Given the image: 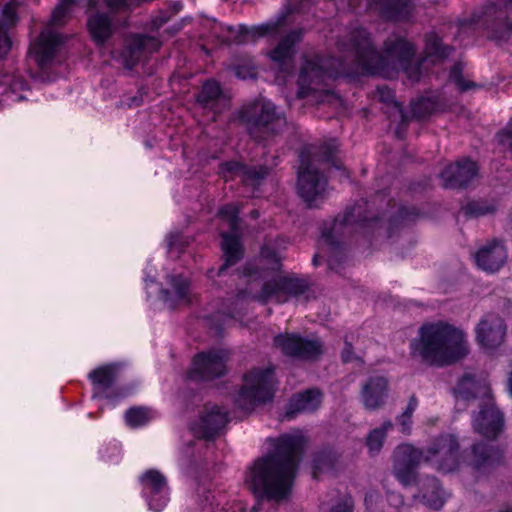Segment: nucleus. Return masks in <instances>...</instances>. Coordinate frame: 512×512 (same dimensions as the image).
<instances>
[{
	"label": "nucleus",
	"instance_id": "1",
	"mask_svg": "<svg viewBox=\"0 0 512 512\" xmlns=\"http://www.w3.org/2000/svg\"><path fill=\"white\" fill-rule=\"evenodd\" d=\"M304 444L300 432L283 435L274 453L258 458L246 475V483L254 494L276 502L286 500Z\"/></svg>",
	"mask_w": 512,
	"mask_h": 512
},
{
	"label": "nucleus",
	"instance_id": "2",
	"mask_svg": "<svg viewBox=\"0 0 512 512\" xmlns=\"http://www.w3.org/2000/svg\"><path fill=\"white\" fill-rule=\"evenodd\" d=\"M339 47L351 53L352 60L364 73L394 78L403 71L412 81L420 78V64L412 62V45L398 35L389 36L383 52L378 53L366 30L357 28L349 33L347 42L339 43Z\"/></svg>",
	"mask_w": 512,
	"mask_h": 512
},
{
	"label": "nucleus",
	"instance_id": "3",
	"mask_svg": "<svg viewBox=\"0 0 512 512\" xmlns=\"http://www.w3.org/2000/svg\"><path fill=\"white\" fill-rule=\"evenodd\" d=\"M469 352L462 330L443 321L424 323L411 343V353L423 362L444 366L464 358Z\"/></svg>",
	"mask_w": 512,
	"mask_h": 512
},
{
	"label": "nucleus",
	"instance_id": "4",
	"mask_svg": "<svg viewBox=\"0 0 512 512\" xmlns=\"http://www.w3.org/2000/svg\"><path fill=\"white\" fill-rule=\"evenodd\" d=\"M335 147L324 145L319 152L305 158L302 155L301 165L298 171V193L309 206L324 198L326 193V178L320 173L328 165L337 169L342 168V163L335 157Z\"/></svg>",
	"mask_w": 512,
	"mask_h": 512
},
{
	"label": "nucleus",
	"instance_id": "5",
	"mask_svg": "<svg viewBox=\"0 0 512 512\" xmlns=\"http://www.w3.org/2000/svg\"><path fill=\"white\" fill-rule=\"evenodd\" d=\"M330 68L329 61L320 55H304L298 77L297 96L304 98L320 93L324 97L323 101L341 102L338 96L324 89L325 81L330 77Z\"/></svg>",
	"mask_w": 512,
	"mask_h": 512
},
{
	"label": "nucleus",
	"instance_id": "6",
	"mask_svg": "<svg viewBox=\"0 0 512 512\" xmlns=\"http://www.w3.org/2000/svg\"><path fill=\"white\" fill-rule=\"evenodd\" d=\"M479 23L487 36L499 43L512 38V0H495L487 3L480 15Z\"/></svg>",
	"mask_w": 512,
	"mask_h": 512
},
{
	"label": "nucleus",
	"instance_id": "7",
	"mask_svg": "<svg viewBox=\"0 0 512 512\" xmlns=\"http://www.w3.org/2000/svg\"><path fill=\"white\" fill-rule=\"evenodd\" d=\"M249 133L255 138L278 133L285 125V117L269 101L259 100L243 111Z\"/></svg>",
	"mask_w": 512,
	"mask_h": 512
},
{
	"label": "nucleus",
	"instance_id": "8",
	"mask_svg": "<svg viewBox=\"0 0 512 512\" xmlns=\"http://www.w3.org/2000/svg\"><path fill=\"white\" fill-rule=\"evenodd\" d=\"M273 396V371L253 369L244 378L243 387L237 398V405L249 411L254 405L265 403Z\"/></svg>",
	"mask_w": 512,
	"mask_h": 512
},
{
	"label": "nucleus",
	"instance_id": "9",
	"mask_svg": "<svg viewBox=\"0 0 512 512\" xmlns=\"http://www.w3.org/2000/svg\"><path fill=\"white\" fill-rule=\"evenodd\" d=\"M459 444L452 435H443L435 439L424 452V462L440 472H451L459 463Z\"/></svg>",
	"mask_w": 512,
	"mask_h": 512
},
{
	"label": "nucleus",
	"instance_id": "10",
	"mask_svg": "<svg viewBox=\"0 0 512 512\" xmlns=\"http://www.w3.org/2000/svg\"><path fill=\"white\" fill-rule=\"evenodd\" d=\"M274 344L283 354L298 360L312 361L323 353V344L319 339L294 333L277 335Z\"/></svg>",
	"mask_w": 512,
	"mask_h": 512
},
{
	"label": "nucleus",
	"instance_id": "11",
	"mask_svg": "<svg viewBox=\"0 0 512 512\" xmlns=\"http://www.w3.org/2000/svg\"><path fill=\"white\" fill-rule=\"evenodd\" d=\"M393 471L396 478L405 486L416 482L417 468L424 462V451L409 444L399 445L394 451Z\"/></svg>",
	"mask_w": 512,
	"mask_h": 512
},
{
	"label": "nucleus",
	"instance_id": "12",
	"mask_svg": "<svg viewBox=\"0 0 512 512\" xmlns=\"http://www.w3.org/2000/svg\"><path fill=\"white\" fill-rule=\"evenodd\" d=\"M307 283L292 276H279L264 284L259 299H275L278 303L286 302L290 297H297L307 290Z\"/></svg>",
	"mask_w": 512,
	"mask_h": 512
},
{
	"label": "nucleus",
	"instance_id": "13",
	"mask_svg": "<svg viewBox=\"0 0 512 512\" xmlns=\"http://www.w3.org/2000/svg\"><path fill=\"white\" fill-rule=\"evenodd\" d=\"M228 353L224 350H213L195 357L190 377L193 379L212 380L226 372Z\"/></svg>",
	"mask_w": 512,
	"mask_h": 512
},
{
	"label": "nucleus",
	"instance_id": "14",
	"mask_svg": "<svg viewBox=\"0 0 512 512\" xmlns=\"http://www.w3.org/2000/svg\"><path fill=\"white\" fill-rule=\"evenodd\" d=\"M503 426V415L495 407L492 398L481 403L480 411L474 418V430L487 439H496Z\"/></svg>",
	"mask_w": 512,
	"mask_h": 512
},
{
	"label": "nucleus",
	"instance_id": "15",
	"mask_svg": "<svg viewBox=\"0 0 512 512\" xmlns=\"http://www.w3.org/2000/svg\"><path fill=\"white\" fill-rule=\"evenodd\" d=\"M228 422L227 412L217 405H205L199 415V420L192 430L198 437L210 439L218 435Z\"/></svg>",
	"mask_w": 512,
	"mask_h": 512
},
{
	"label": "nucleus",
	"instance_id": "16",
	"mask_svg": "<svg viewBox=\"0 0 512 512\" xmlns=\"http://www.w3.org/2000/svg\"><path fill=\"white\" fill-rule=\"evenodd\" d=\"M476 334L477 341L482 347L495 349L504 341L506 325L499 316L487 314L477 325Z\"/></svg>",
	"mask_w": 512,
	"mask_h": 512
},
{
	"label": "nucleus",
	"instance_id": "17",
	"mask_svg": "<svg viewBox=\"0 0 512 512\" xmlns=\"http://www.w3.org/2000/svg\"><path fill=\"white\" fill-rule=\"evenodd\" d=\"M160 47V42L151 36L136 35L129 38L121 57L123 64L127 68H133L148 54L153 53Z\"/></svg>",
	"mask_w": 512,
	"mask_h": 512
},
{
	"label": "nucleus",
	"instance_id": "18",
	"mask_svg": "<svg viewBox=\"0 0 512 512\" xmlns=\"http://www.w3.org/2000/svg\"><path fill=\"white\" fill-rule=\"evenodd\" d=\"M476 174V164L464 159L448 165L442 171L441 179L445 188H459L467 185Z\"/></svg>",
	"mask_w": 512,
	"mask_h": 512
},
{
	"label": "nucleus",
	"instance_id": "19",
	"mask_svg": "<svg viewBox=\"0 0 512 512\" xmlns=\"http://www.w3.org/2000/svg\"><path fill=\"white\" fill-rule=\"evenodd\" d=\"M475 260L484 271L496 272L506 263L507 250L501 241L493 240L476 252Z\"/></svg>",
	"mask_w": 512,
	"mask_h": 512
},
{
	"label": "nucleus",
	"instance_id": "20",
	"mask_svg": "<svg viewBox=\"0 0 512 512\" xmlns=\"http://www.w3.org/2000/svg\"><path fill=\"white\" fill-rule=\"evenodd\" d=\"M62 44L63 38L50 28H47L41 33L39 39L32 44L30 51L38 65L44 67L52 60Z\"/></svg>",
	"mask_w": 512,
	"mask_h": 512
},
{
	"label": "nucleus",
	"instance_id": "21",
	"mask_svg": "<svg viewBox=\"0 0 512 512\" xmlns=\"http://www.w3.org/2000/svg\"><path fill=\"white\" fill-rule=\"evenodd\" d=\"M230 97L222 90L219 83L209 80L204 83L197 95V103L202 108L220 113L229 106Z\"/></svg>",
	"mask_w": 512,
	"mask_h": 512
},
{
	"label": "nucleus",
	"instance_id": "22",
	"mask_svg": "<svg viewBox=\"0 0 512 512\" xmlns=\"http://www.w3.org/2000/svg\"><path fill=\"white\" fill-rule=\"evenodd\" d=\"M221 173L224 178H239L246 184L255 185L269 174V169L264 166L246 167L237 162L222 164Z\"/></svg>",
	"mask_w": 512,
	"mask_h": 512
},
{
	"label": "nucleus",
	"instance_id": "23",
	"mask_svg": "<svg viewBox=\"0 0 512 512\" xmlns=\"http://www.w3.org/2000/svg\"><path fill=\"white\" fill-rule=\"evenodd\" d=\"M278 28V23H267L252 28H245L238 26L237 28L228 26L226 34L223 35V42L225 43H245L254 41L258 37H262L275 32Z\"/></svg>",
	"mask_w": 512,
	"mask_h": 512
},
{
	"label": "nucleus",
	"instance_id": "24",
	"mask_svg": "<svg viewBox=\"0 0 512 512\" xmlns=\"http://www.w3.org/2000/svg\"><path fill=\"white\" fill-rule=\"evenodd\" d=\"M387 380L381 376L369 378L362 388V401L366 409L377 410L384 405Z\"/></svg>",
	"mask_w": 512,
	"mask_h": 512
},
{
	"label": "nucleus",
	"instance_id": "25",
	"mask_svg": "<svg viewBox=\"0 0 512 512\" xmlns=\"http://www.w3.org/2000/svg\"><path fill=\"white\" fill-rule=\"evenodd\" d=\"M503 461V451L500 448L486 444H476L472 448L470 464L477 470H485Z\"/></svg>",
	"mask_w": 512,
	"mask_h": 512
},
{
	"label": "nucleus",
	"instance_id": "26",
	"mask_svg": "<svg viewBox=\"0 0 512 512\" xmlns=\"http://www.w3.org/2000/svg\"><path fill=\"white\" fill-rule=\"evenodd\" d=\"M302 35V30H293L284 36L269 52L271 60L279 64L291 62L296 52L295 45L302 40Z\"/></svg>",
	"mask_w": 512,
	"mask_h": 512
},
{
	"label": "nucleus",
	"instance_id": "27",
	"mask_svg": "<svg viewBox=\"0 0 512 512\" xmlns=\"http://www.w3.org/2000/svg\"><path fill=\"white\" fill-rule=\"evenodd\" d=\"M458 397L461 399L481 398L482 402L491 399V391L485 382L475 379L471 375L464 376L458 383L456 388Z\"/></svg>",
	"mask_w": 512,
	"mask_h": 512
},
{
	"label": "nucleus",
	"instance_id": "28",
	"mask_svg": "<svg viewBox=\"0 0 512 512\" xmlns=\"http://www.w3.org/2000/svg\"><path fill=\"white\" fill-rule=\"evenodd\" d=\"M87 27L91 38L97 45L106 43L114 32L110 18L98 12L88 18Z\"/></svg>",
	"mask_w": 512,
	"mask_h": 512
},
{
	"label": "nucleus",
	"instance_id": "29",
	"mask_svg": "<svg viewBox=\"0 0 512 512\" xmlns=\"http://www.w3.org/2000/svg\"><path fill=\"white\" fill-rule=\"evenodd\" d=\"M320 403L321 393L318 390H307L291 399L285 416L291 418L298 412H312L320 406Z\"/></svg>",
	"mask_w": 512,
	"mask_h": 512
},
{
	"label": "nucleus",
	"instance_id": "30",
	"mask_svg": "<svg viewBox=\"0 0 512 512\" xmlns=\"http://www.w3.org/2000/svg\"><path fill=\"white\" fill-rule=\"evenodd\" d=\"M16 23V13L14 3H8L0 17V58L5 56L11 48V40L8 30Z\"/></svg>",
	"mask_w": 512,
	"mask_h": 512
},
{
	"label": "nucleus",
	"instance_id": "31",
	"mask_svg": "<svg viewBox=\"0 0 512 512\" xmlns=\"http://www.w3.org/2000/svg\"><path fill=\"white\" fill-rule=\"evenodd\" d=\"M420 492L425 503L433 508L440 509L445 501L444 492L436 478H427L420 483Z\"/></svg>",
	"mask_w": 512,
	"mask_h": 512
},
{
	"label": "nucleus",
	"instance_id": "32",
	"mask_svg": "<svg viewBox=\"0 0 512 512\" xmlns=\"http://www.w3.org/2000/svg\"><path fill=\"white\" fill-rule=\"evenodd\" d=\"M381 8L382 14L390 19L401 20L407 18L412 11L411 0H375Z\"/></svg>",
	"mask_w": 512,
	"mask_h": 512
},
{
	"label": "nucleus",
	"instance_id": "33",
	"mask_svg": "<svg viewBox=\"0 0 512 512\" xmlns=\"http://www.w3.org/2000/svg\"><path fill=\"white\" fill-rule=\"evenodd\" d=\"M222 237V249L225 255V263L219 268V275H221L228 266H232L238 262L242 256L241 245L235 235L223 233Z\"/></svg>",
	"mask_w": 512,
	"mask_h": 512
},
{
	"label": "nucleus",
	"instance_id": "34",
	"mask_svg": "<svg viewBox=\"0 0 512 512\" xmlns=\"http://www.w3.org/2000/svg\"><path fill=\"white\" fill-rule=\"evenodd\" d=\"M95 3L96 0H61V3L54 9L52 13L51 23L55 26L62 25L68 12V8L72 4L91 8L95 6Z\"/></svg>",
	"mask_w": 512,
	"mask_h": 512
},
{
	"label": "nucleus",
	"instance_id": "35",
	"mask_svg": "<svg viewBox=\"0 0 512 512\" xmlns=\"http://www.w3.org/2000/svg\"><path fill=\"white\" fill-rule=\"evenodd\" d=\"M392 426L391 421H386L381 427L375 428L369 433L366 439V444L371 454L379 453L386 438V432L391 429Z\"/></svg>",
	"mask_w": 512,
	"mask_h": 512
},
{
	"label": "nucleus",
	"instance_id": "36",
	"mask_svg": "<svg viewBox=\"0 0 512 512\" xmlns=\"http://www.w3.org/2000/svg\"><path fill=\"white\" fill-rule=\"evenodd\" d=\"M90 379L96 385H100L103 388H109L116 377V366L106 365L93 370L89 374Z\"/></svg>",
	"mask_w": 512,
	"mask_h": 512
},
{
	"label": "nucleus",
	"instance_id": "37",
	"mask_svg": "<svg viewBox=\"0 0 512 512\" xmlns=\"http://www.w3.org/2000/svg\"><path fill=\"white\" fill-rule=\"evenodd\" d=\"M379 97L382 102L392 105V111L390 112V117H394L395 119H399L401 124H406L408 122V117L404 113L400 103H398L394 99L393 93L389 89H380Z\"/></svg>",
	"mask_w": 512,
	"mask_h": 512
},
{
	"label": "nucleus",
	"instance_id": "38",
	"mask_svg": "<svg viewBox=\"0 0 512 512\" xmlns=\"http://www.w3.org/2000/svg\"><path fill=\"white\" fill-rule=\"evenodd\" d=\"M451 52V48L442 45L441 39L430 34L426 38V53L428 56H435L439 59L447 57Z\"/></svg>",
	"mask_w": 512,
	"mask_h": 512
},
{
	"label": "nucleus",
	"instance_id": "39",
	"mask_svg": "<svg viewBox=\"0 0 512 512\" xmlns=\"http://www.w3.org/2000/svg\"><path fill=\"white\" fill-rule=\"evenodd\" d=\"M238 213L239 208L237 206L227 204L219 210L218 215L229 225L233 232H236L239 225Z\"/></svg>",
	"mask_w": 512,
	"mask_h": 512
},
{
	"label": "nucleus",
	"instance_id": "40",
	"mask_svg": "<svg viewBox=\"0 0 512 512\" xmlns=\"http://www.w3.org/2000/svg\"><path fill=\"white\" fill-rule=\"evenodd\" d=\"M149 419L150 411L146 408H132L126 413V421L132 427L143 425Z\"/></svg>",
	"mask_w": 512,
	"mask_h": 512
},
{
	"label": "nucleus",
	"instance_id": "41",
	"mask_svg": "<svg viewBox=\"0 0 512 512\" xmlns=\"http://www.w3.org/2000/svg\"><path fill=\"white\" fill-rule=\"evenodd\" d=\"M142 483L151 488L154 492H159L166 485L165 478L156 470L146 472L142 477Z\"/></svg>",
	"mask_w": 512,
	"mask_h": 512
},
{
	"label": "nucleus",
	"instance_id": "42",
	"mask_svg": "<svg viewBox=\"0 0 512 512\" xmlns=\"http://www.w3.org/2000/svg\"><path fill=\"white\" fill-rule=\"evenodd\" d=\"M493 211V206L487 205L482 202H471L464 207L465 214L472 217L487 215L489 213H492Z\"/></svg>",
	"mask_w": 512,
	"mask_h": 512
},
{
	"label": "nucleus",
	"instance_id": "43",
	"mask_svg": "<svg viewBox=\"0 0 512 512\" xmlns=\"http://www.w3.org/2000/svg\"><path fill=\"white\" fill-rule=\"evenodd\" d=\"M235 74L238 78L247 79L256 76V69L252 60L247 59L243 64H236L234 67Z\"/></svg>",
	"mask_w": 512,
	"mask_h": 512
},
{
	"label": "nucleus",
	"instance_id": "44",
	"mask_svg": "<svg viewBox=\"0 0 512 512\" xmlns=\"http://www.w3.org/2000/svg\"><path fill=\"white\" fill-rule=\"evenodd\" d=\"M450 80L456 84V86L465 91L473 86V83L466 81L462 76V67L455 65L450 72Z\"/></svg>",
	"mask_w": 512,
	"mask_h": 512
},
{
	"label": "nucleus",
	"instance_id": "45",
	"mask_svg": "<svg viewBox=\"0 0 512 512\" xmlns=\"http://www.w3.org/2000/svg\"><path fill=\"white\" fill-rule=\"evenodd\" d=\"M322 509L323 512H352L353 501L350 496H343L338 500L337 503L333 504L331 507H322Z\"/></svg>",
	"mask_w": 512,
	"mask_h": 512
},
{
	"label": "nucleus",
	"instance_id": "46",
	"mask_svg": "<svg viewBox=\"0 0 512 512\" xmlns=\"http://www.w3.org/2000/svg\"><path fill=\"white\" fill-rule=\"evenodd\" d=\"M171 283L175 289V293L180 300H187L188 282L182 277H171Z\"/></svg>",
	"mask_w": 512,
	"mask_h": 512
},
{
	"label": "nucleus",
	"instance_id": "47",
	"mask_svg": "<svg viewBox=\"0 0 512 512\" xmlns=\"http://www.w3.org/2000/svg\"><path fill=\"white\" fill-rule=\"evenodd\" d=\"M366 217L361 215V207L355 206L348 210L343 218V223L346 225L354 224L356 222L366 221Z\"/></svg>",
	"mask_w": 512,
	"mask_h": 512
},
{
	"label": "nucleus",
	"instance_id": "48",
	"mask_svg": "<svg viewBox=\"0 0 512 512\" xmlns=\"http://www.w3.org/2000/svg\"><path fill=\"white\" fill-rule=\"evenodd\" d=\"M498 141L503 147L512 149V121L506 129L498 134Z\"/></svg>",
	"mask_w": 512,
	"mask_h": 512
},
{
	"label": "nucleus",
	"instance_id": "49",
	"mask_svg": "<svg viewBox=\"0 0 512 512\" xmlns=\"http://www.w3.org/2000/svg\"><path fill=\"white\" fill-rule=\"evenodd\" d=\"M427 106L428 102L425 100L412 103V116L416 118L424 117L427 113Z\"/></svg>",
	"mask_w": 512,
	"mask_h": 512
},
{
	"label": "nucleus",
	"instance_id": "50",
	"mask_svg": "<svg viewBox=\"0 0 512 512\" xmlns=\"http://www.w3.org/2000/svg\"><path fill=\"white\" fill-rule=\"evenodd\" d=\"M107 7L111 10H121L130 5L131 0H104Z\"/></svg>",
	"mask_w": 512,
	"mask_h": 512
},
{
	"label": "nucleus",
	"instance_id": "51",
	"mask_svg": "<svg viewBox=\"0 0 512 512\" xmlns=\"http://www.w3.org/2000/svg\"><path fill=\"white\" fill-rule=\"evenodd\" d=\"M418 401L415 396H411L409 399V403L407 405V408L402 413L403 418L411 419L413 412L415 411L417 407Z\"/></svg>",
	"mask_w": 512,
	"mask_h": 512
},
{
	"label": "nucleus",
	"instance_id": "52",
	"mask_svg": "<svg viewBox=\"0 0 512 512\" xmlns=\"http://www.w3.org/2000/svg\"><path fill=\"white\" fill-rule=\"evenodd\" d=\"M342 359L344 362H351L356 359V356L353 353L352 345L348 342L345 343L343 348Z\"/></svg>",
	"mask_w": 512,
	"mask_h": 512
},
{
	"label": "nucleus",
	"instance_id": "53",
	"mask_svg": "<svg viewBox=\"0 0 512 512\" xmlns=\"http://www.w3.org/2000/svg\"><path fill=\"white\" fill-rule=\"evenodd\" d=\"M399 424L402 426L404 432L408 431L410 428V419L403 418V414L398 418Z\"/></svg>",
	"mask_w": 512,
	"mask_h": 512
},
{
	"label": "nucleus",
	"instance_id": "54",
	"mask_svg": "<svg viewBox=\"0 0 512 512\" xmlns=\"http://www.w3.org/2000/svg\"><path fill=\"white\" fill-rule=\"evenodd\" d=\"M13 90L22 89L25 85L24 81L20 78L14 79L10 84Z\"/></svg>",
	"mask_w": 512,
	"mask_h": 512
},
{
	"label": "nucleus",
	"instance_id": "55",
	"mask_svg": "<svg viewBox=\"0 0 512 512\" xmlns=\"http://www.w3.org/2000/svg\"><path fill=\"white\" fill-rule=\"evenodd\" d=\"M168 20V18H163L161 19L159 22L158 21H154V26L155 27H160L163 23H165L166 21Z\"/></svg>",
	"mask_w": 512,
	"mask_h": 512
},
{
	"label": "nucleus",
	"instance_id": "56",
	"mask_svg": "<svg viewBox=\"0 0 512 512\" xmlns=\"http://www.w3.org/2000/svg\"><path fill=\"white\" fill-rule=\"evenodd\" d=\"M139 100L137 98H132L131 99V102L128 103V105L131 107V106H138L139 105Z\"/></svg>",
	"mask_w": 512,
	"mask_h": 512
},
{
	"label": "nucleus",
	"instance_id": "57",
	"mask_svg": "<svg viewBox=\"0 0 512 512\" xmlns=\"http://www.w3.org/2000/svg\"><path fill=\"white\" fill-rule=\"evenodd\" d=\"M262 256L263 257H269L270 256V252L268 251V249H263L262 250Z\"/></svg>",
	"mask_w": 512,
	"mask_h": 512
},
{
	"label": "nucleus",
	"instance_id": "58",
	"mask_svg": "<svg viewBox=\"0 0 512 512\" xmlns=\"http://www.w3.org/2000/svg\"><path fill=\"white\" fill-rule=\"evenodd\" d=\"M258 215H259V213H258V211H257V210H253V211L251 212V216H252L253 218H257V217H258Z\"/></svg>",
	"mask_w": 512,
	"mask_h": 512
},
{
	"label": "nucleus",
	"instance_id": "59",
	"mask_svg": "<svg viewBox=\"0 0 512 512\" xmlns=\"http://www.w3.org/2000/svg\"><path fill=\"white\" fill-rule=\"evenodd\" d=\"M509 389H510V392L512 394V373H511V376L509 378Z\"/></svg>",
	"mask_w": 512,
	"mask_h": 512
},
{
	"label": "nucleus",
	"instance_id": "60",
	"mask_svg": "<svg viewBox=\"0 0 512 512\" xmlns=\"http://www.w3.org/2000/svg\"><path fill=\"white\" fill-rule=\"evenodd\" d=\"M499 512H512V508L507 507V508L501 509Z\"/></svg>",
	"mask_w": 512,
	"mask_h": 512
},
{
	"label": "nucleus",
	"instance_id": "61",
	"mask_svg": "<svg viewBox=\"0 0 512 512\" xmlns=\"http://www.w3.org/2000/svg\"><path fill=\"white\" fill-rule=\"evenodd\" d=\"M318 259H319V256H318V255H315V256H314V258H313V261H314V264H315V265H318V264H319Z\"/></svg>",
	"mask_w": 512,
	"mask_h": 512
}]
</instances>
